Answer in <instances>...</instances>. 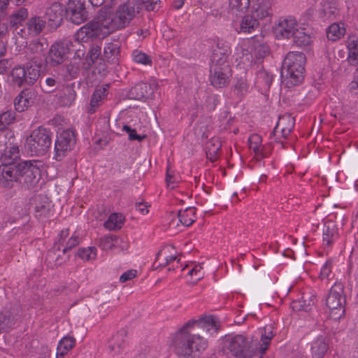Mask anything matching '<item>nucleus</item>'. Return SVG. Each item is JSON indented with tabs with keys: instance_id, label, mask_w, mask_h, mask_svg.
<instances>
[{
	"instance_id": "dca6fc26",
	"label": "nucleus",
	"mask_w": 358,
	"mask_h": 358,
	"mask_svg": "<svg viewBox=\"0 0 358 358\" xmlns=\"http://www.w3.org/2000/svg\"><path fill=\"white\" fill-rule=\"evenodd\" d=\"M65 8L58 2L54 1L49 7L46 8L45 17L49 27L53 29L59 27L64 18Z\"/></svg>"
},
{
	"instance_id": "6e6552de",
	"label": "nucleus",
	"mask_w": 358,
	"mask_h": 358,
	"mask_svg": "<svg viewBox=\"0 0 358 358\" xmlns=\"http://www.w3.org/2000/svg\"><path fill=\"white\" fill-rule=\"evenodd\" d=\"M108 21V18L101 19L99 17L97 20H92L87 22L78 30V37L83 41L97 38H105L113 32Z\"/></svg>"
},
{
	"instance_id": "bf43d9fd",
	"label": "nucleus",
	"mask_w": 358,
	"mask_h": 358,
	"mask_svg": "<svg viewBox=\"0 0 358 358\" xmlns=\"http://www.w3.org/2000/svg\"><path fill=\"white\" fill-rule=\"evenodd\" d=\"M220 102L217 95H209L206 101V108L208 110H214Z\"/></svg>"
},
{
	"instance_id": "e433bc0d",
	"label": "nucleus",
	"mask_w": 358,
	"mask_h": 358,
	"mask_svg": "<svg viewBox=\"0 0 358 358\" xmlns=\"http://www.w3.org/2000/svg\"><path fill=\"white\" fill-rule=\"evenodd\" d=\"M76 343V339L73 336H64L59 342L57 346V357L58 356L64 357L72 349Z\"/></svg>"
},
{
	"instance_id": "a18cd8bd",
	"label": "nucleus",
	"mask_w": 358,
	"mask_h": 358,
	"mask_svg": "<svg viewBox=\"0 0 358 358\" xmlns=\"http://www.w3.org/2000/svg\"><path fill=\"white\" fill-rule=\"evenodd\" d=\"M229 49H221L217 47L214 50L212 57V61L215 63L214 65L223 66L227 64Z\"/></svg>"
},
{
	"instance_id": "338daca9",
	"label": "nucleus",
	"mask_w": 358,
	"mask_h": 358,
	"mask_svg": "<svg viewBox=\"0 0 358 358\" xmlns=\"http://www.w3.org/2000/svg\"><path fill=\"white\" fill-rule=\"evenodd\" d=\"M201 266L199 265L195 266L194 268H192L188 272V274L190 275H196V280H199L202 278V273H201Z\"/></svg>"
},
{
	"instance_id": "603ef678",
	"label": "nucleus",
	"mask_w": 358,
	"mask_h": 358,
	"mask_svg": "<svg viewBox=\"0 0 358 358\" xmlns=\"http://www.w3.org/2000/svg\"><path fill=\"white\" fill-rule=\"evenodd\" d=\"M132 57L134 61L138 64L143 65H150L152 64L151 57L138 50H134Z\"/></svg>"
},
{
	"instance_id": "3c124183",
	"label": "nucleus",
	"mask_w": 358,
	"mask_h": 358,
	"mask_svg": "<svg viewBox=\"0 0 358 358\" xmlns=\"http://www.w3.org/2000/svg\"><path fill=\"white\" fill-rule=\"evenodd\" d=\"M101 48L100 45H92L87 55V60L89 66H92L101 56Z\"/></svg>"
},
{
	"instance_id": "5701e85b",
	"label": "nucleus",
	"mask_w": 358,
	"mask_h": 358,
	"mask_svg": "<svg viewBox=\"0 0 358 358\" xmlns=\"http://www.w3.org/2000/svg\"><path fill=\"white\" fill-rule=\"evenodd\" d=\"M152 90L151 86L146 83H140L133 87L129 93L131 99L136 100H141L147 99L152 95Z\"/></svg>"
},
{
	"instance_id": "f704fd0d",
	"label": "nucleus",
	"mask_w": 358,
	"mask_h": 358,
	"mask_svg": "<svg viewBox=\"0 0 358 358\" xmlns=\"http://www.w3.org/2000/svg\"><path fill=\"white\" fill-rule=\"evenodd\" d=\"M31 204L34 205L36 212L41 215L45 214L49 209L50 202L48 198L42 194L35 196L31 200Z\"/></svg>"
},
{
	"instance_id": "1a4fd4ad",
	"label": "nucleus",
	"mask_w": 358,
	"mask_h": 358,
	"mask_svg": "<svg viewBox=\"0 0 358 358\" xmlns=\"http://www.w3.org/2000/svg\"><path fill=\"white\" fill-rule=\"evenodd\" d=\"M40 72V66L37 65L17 66L12 69L10 76L12 83L18 87L32 85L39 78Z\"/></svg>"
},
{
	"instance_id": "f257e3e1",
	"label": "nucleus",
	"mask_w": 358,
	"mask_h": 358,
	"mask_svg": "<svg viewBox=\"0 0 358 358\" xmlns=\"http://www.w3.org/2000/svg\"><path fill=\"white\" fill-rule=\"evenodd\" d=\"M220 328V322L213 316L189 320L174 334L175 353L181 358H199L208 345L205 336L217 334Z\"/></svg>"
},
{
	"instance_id": "4be33fe9",
	"label": "nucleus",
	"mask_w": 358,
	"mask_h": 358,
	"mask_svg": "<svg viewBox=\"0 0 358 358\" xmlns=\"http://www.w3.org/2000/svg\"><path fill=\"white\" fill-rule=\"evenodd\" d=\"M120 44L117 41L107 43L103 49V55L106 61L113 64H117L120 57Z\"/></svg>"
},
{
	"instance_id": "9b49d317",
	"label": "nucleus",
	"mask_w": 358,
	"mask_h": 358,
	"mask_svg": "<svg viewBox=\"0 0 358 358\" xmlns=\"http://www.w3.org/2000/svg\"><path fill=\"white\" fill-rule=\"evenodd\" d=\"M76 143L74 132L71 130H65L57 137L55 143V159L62 160L66 153L70 151Z\"/></svg>"
},
{
	"instance_id": "69168bd1",
	"label": "nucleus",
	"mask_w": 358,
	"mask_h": 358,
	"mask_svg": "<svg viewBox=\"0 0 358 358\" xmlns=\"http://www.w3.org/2000/svg\"><path fill=\"white\" fill-rule=\"evenodd\" d=\"M10 0H0V19H3L7 15V8Z\"/></svg>"
},
{
	"instance_id": "6ab92c4d",
	"label": "nucleus",
	"mask_w": 358,
	"mask_h": 358,
	"mask_svg": "<svg viewBox=\"0 0 358 358\" xmlns=\"http://www.w3.org/2000/svg\"><path fill=\"white\" fill-rule=\"evenodd\" d=\"M75 83L62 85L56 94L58 103L62 106H70L76 98Z\"/></svg>"
},
{
	"instance_id": "2eb2a0df",
	"label": "nucleus",
	"mask_w": 358,
	"mask_h": 358,
	"mask_svg": "<svg viewBox=\"0 0 358 358\" xmlns=\"http://www.w3.org/2000/svg\"><path fill=\"white\" fill-rule=\"evenodd\" d=\"M231 76L229 64L214 65L210 70V80L214 87L222 88L229 84Z\"/></svg>"
},
{
	"instance_id": "de8ad7c7",
	"label": "nucleus",
	"mask_w": 358,
	"mask_h": 358,
	"mask_svg": "<svg viewBox=\"0 0 358 358\" xmlns=\"http://www.w3.org/2000/svg\"><path fill=\"white\" fill-rule=\"evenodd\" d=\"M273 329L271 325H267L264 328V333L262 334L261 338L262 343L259 347V351L262 354L266 352L271 338L274 336Z\"/></svg>"
},
{
	"instance_id": "79ce46f5",
	"label": "nucleus",
	"mask_w": 358,
	"mask_h": 358,
	"mask_svg": "<svg viewBox=\"0 0 358 358\" xmlns=\"http://www.w3.org/2000/svg\"><path fill=\"white\" fill-rule=\"evenodd\" d=\"M15 318L8 310L0 313V332L12 329L15 324Z\"/></svg>"
},
{
	"instance_id": "49530a36",
	"label": "nucleus",
	"mask_w": 358,
	"mask_h": 358,
	"mask_svg": "<svg viewBox=\"0 0 358 358\" xmlns=\"http://www.w3.org/2000/svg\"><path fill=\"white\" fill-rule=\"evenodd\" d=\"M69 256L59 252L56 245L48 252V258L54 262L55 266H60L69 259Z\"/></svg>"
},
{
	"instance_id": "72a5a7b5",
	"label": "nucleus",
	"mask_w": 358,
	"mask_h": 358,
	"mask_svg": "<svg viewBox=\"0 0 358 358\" xmlns=\"http://www.w3.org/2000/svg\"><path fill=\"white\" fill-rule=\"evenodd\" d=\"M259 27V20L252 14L245 15L241 23V31L251 33Z\"/></svg>"
},
{
	"instance_id": "f3484780",
	"label": "nucleus",
	"mask_w": 358,
	"mask_h": 358,
	"mask_svg": "<svg viewBox=\"0 0 358 358\" xmlns=\"http://www.w3.org/2000/svg\"><path fill=\"white\" fill-rule=\"evenodd\" d=\"M298 27L296 20L292 16H288L279 20L275 31L282 38H289L292 37Z\"/></svg>"
},
{
	"instance_id": "412c9836",
	"label": "nucleus",
	"mask_w": 358,
	"mask_h": 358,
	"mask_svg": "<svg viewBox=\"0 0 358 358\" xmlns=\"http://www.w3.org/2000/svg\"><path fill=\"white\" fill-rule=\"evenodd\" d=\"M48 44L44 41L36 40L31 42L25 49L26 55L29 60L35 59L42 55L48 48Z\"/></svg>"
},
{
	"instance_id": "052dcab7",
	"label": "nucleus",
	"mask_w": 358,
	"mask_h": 358,
	"mask_svg": "<svg viewBox=\"0 0 358 358\" xmlns=\"http://www.w3.org/2000/svg\"><path fill=\"white\" fill-rule=\"evenodd\" d=\"M80 67L78 64H69L66 65L67 75L71 78H75L79 73Z\"/></svg>"
},
{
	"instance_id": "a878e982",
	"label": "nucleus",
	"mask_w": 358,
	"mask_h": 358,
	"mask_svg": "<svg viewBox=\"0 0 358 358\" xmlns=\"http://www.w3.org/2000/svg\"><path fill=\"white\" fill-rule=\"evenodd\" d=\"M329 348L326 338L319 336L311 343V354L313 358H322Z\"/></svg>"
},
{
	"instance_id": "864d4df0",
	"label": "nucleus",
	"mask_w": 358,
	"mask_h": 358,
	"mask_svg": "<svg viewBox=\"0 0 358 358\" xmlns=\"http://www.w3.org/2000/svg\"><path fill=\"white\" fill-rule=\"evenodd\" d=\"M252 47L255 56L259 58L264 57L269 51L268 46L264 43L254 41Z\"/></svg>"
},
{
	"instance_id": "a211bd4d",
	"label": "nucleus",
	"mask_w": 358,
	"mask_h": 358,
	"mask_svg": "<svg viewBox=\"0 0 358 358\" xmlns=\"http://www.w3.org/2000/svg\"><path fill=\"white\" fill-rule=\"evenodd\" d=\"M14 182H18L17 164L0 165V185L10 188Z\"/></svg>"
},
{
	"instance_id": "393cba45",
	"label": "nucleus",
	"mask_w": 358,
	"mask_h": 358,
	"mask_svg": "<svg viewBox=\"0 0 358 358\" xmlns=\"http://www.w3.org/2000/svg\"><path fill=\"white\" fill-rule=\"evenodd\" d=\"M108 89V85L99 86L95 89L90 103V113L92 114L96 111V108L101 103L102 99L106 96Z\"/></svg>"
},
{
	"instance_id": "6e6d98bb",
	"label": "nucleus",
	"mask_w": 358,
	"mask_h": 358,
	"mask_svg": "<svg viewBox=\"0 0 358 358\" xmlns=\"http://www.w3.org/2000/svg\"><path fill=\"white\" fill-rule=\"evenodd\" d=\"M169 264L168 257L164 255L163 251H159L156 255L155 261L153 263V269L165 267Z\"/></svg>"
},
{
	"instance_id": "c85d7f7f",
	"label": "nucleus",
	"mask_w": 358,
	"mask_h": 358,
	"mask_svg": "<svg viewBox=\"0 0 358 358\" xmlns=\"http://www.w3.org/2000/svg\"><path fill=\"white\" fill-rule=\"evenodd\" d=\"M349 63L355 66H358V37L357 36H350L348 40Z\"/></svg>"
},
{
	"instance_id": "f03ea898",
	"label": "nucleus",
	"mask_w": 358,
	"mask_h": 358,
	"mask_svg": "<svg viewBox=\"0 0 358 358\" xmlns=\"http://www.w3.org/2000/svg\"><path fill=\"white\" fill-rule=\"evenodd\" d=\"M160 1L134 0L120 4L115 12L108 17L113 31L125 28L137 13L145 9L147 11L158 10Z\"/></svg>"
},
{
	"instance_id": "37998d69",
	"label": "nucleus",
	"mask_w": 358,
	"mask_h": 358,
	"mask_svg": "<svg viewBox=\"0 0 358 358\" xmlns=\"http://www.w3.org/2000/svg\"><path fill=\"white\" fill-rule=\"evenodd\" d=\"M124 217L120 213H112L104 223V227L110 230L120 229L123 224Z\"/></svg>"
},
{
	"instance_id": "13d9d810",
	"label": "nucleus",
	"mask_w": 358,
	"mask_h": 358,
	"mask_svg": "<svg viewBox=\"0 0 358 358\" xmlns=\"http://www.w3.org/2000/svg\"><path fill=\"white\" fill-rule=\"evenodd\" d=\"M122 129L129 134V138L131 141L136 140L138 141H141L146 137L145 135L137 134L135 129H131L130 127L127 125H124Z\"/></svg>"
},
{
	"instance_id": "bb28decb",
	"label": "nucleus",
	"mask_w": 358,
	"mask_h": 358,
	"mask_svg": "<svg viewBox=\"0 0 358 358\" xmlns=\"http://www.w3.org/2000/svg\"><path fill=\"white\" fill-rule=\"evenodd\" d=\"M292 38L293 43L299 47L309 45L312 42L310 33L306 28L302 27H298Z\"/></svg>"
},
{
	"instance_id": "0eeeda50",
	"label": "nucleus",
	"mask_w": 358,
	"mask_h": 358,
	"mask_svg": "<svg viewBox=\"0 0 358 358\" xmlns=\"http://www.w3.org/2000/svg\"><path fill=\"white\" fill-rule=\"evenodd\" d=\"M42 162L38 160H27L17 164L18 182L28 188L36 185L41 178Z\"/></svg>"
},
{
	"instance_id": "e2e57ef3",
	"label": "nucleus",
	"mask_w": 358,
	"mask_h": 358,
	"mask_svg": "<svg viewBox=\"0 0 358 358\" xmlns=\"http://www.w3.org/2000/svg\"><path fill=\"white\" fill-rule=\"evenodd\" d=\"M57 80L54 78H47L45 79V85L44 87V91L47 93L52 92L57 87Z\"/></svg>"
},
{
	"instance_id": "680f3d73",
	"label": "nucleus",
	"mask_w": 358,
	"mask_h": 358,
	"mask_svg": "<svg viewBox=\"0 0 358 358\" xmlns=\"http://www.w3.org/2000/svg\"><path fill=\"white\" fill-rule=\"evenodd\" d=\"M331 273V264L330 262H327L322 266L320 275V278L322 280L328 279Z\"/></svg>"
},
{
	"instance_id": "774afa93",
	"label": "nucleus",
	"mask_w": 358,
	"mask_h": 358,
	"mask_svg": "<svg viewBox=\"0 0 358 358\" xmlns=\"http://www.w3.org/2000/svg\"><path fill=\"white\" fill-rule=\"evenodd\" d=\"M259 78H263L265 81V83L268 86L271 84L273 80L272 75H269L265 71H261L259 73Z\"/></svg>"
},
{
	"instance_id": "8fccbe9b",
	"label": "nucleus",
	"mask_w": 358,
	"mask_h": 358,
	"mask_svg": "<svg viewBox=\"0 0 358 358\" xmlns=\"http://www.w3.org/2000/svg\"><path fill=\"white\" fill-rule=\"evenodd\" d=\"M76 255L85 261L93 260L96 257V249L94 247L87 248H79Z\"/></svg>"
},
{
	"instance_id": "58836bf2",
	"label": "nucleus",
	"mask_w": 358,
	"mask_h": 358,
	"mask_svg": "<svg viewBox=\"0 0 358 358\" xmlns=\"http://www.w3.org/2000/svg\"><path fill=\"white\" fill-rule=\"evenodd\" d=\"M345 29L343 24L334 23L331 24L327 31V36L329 40L336 41L345 35Z\"/></svg>"
},
{
	"instance_id": "423d86ee",
	"label": "nucleus",
	"mask_w": 358,
	"mask_h": 358,
	"mask_svg": "<svg viewBox=\"0 0 358 358\" xmlns=\"http://www.w3.org/2000/svg\"><path fill=\"white\" fill-rule=\"evenodd\" d=\"M346 296L344 287L341 283H335L330 289L326 298V306L329 310V315L334 320H340L345 312Z\"/></svg>"
},
{
	"instance_id": "c756f323",
	"label": "nucleus",
	"mask_w": 358,
	"mask_h": 358,
	"mask_svg": "<svg viewBox=\"0 0 358 358\" xmlns=\"http://www.w3.org/2000/svg\"><path fill=\"white\" fill-rule=\"evenodd\" d=\"M33 93L31 90H25L20 92V94L15 99L14 106L15 110L22 112L25 108L30 106L33 101L31 96Z\"/></svg>"
},
{
	"instance_id": "ea45409f",
	"label": "nucleus",
	"mask_w": 358,
	"mask_h": 358,
	"mask_svg": "<svg viewBox=\"0 0 358 358\" xmlns=\"http://www.w3.org/2000/svg\"><path fill=\"white\" fill-rule=\"evenodd\" d=\"M250 6V0H229V10L236 15L244 13Z\"/></svg>"
},
{
	"instance_id": "09e8293b",
	"label": "nucleus",
	"mask_w": 358,
	"mask_h": 358,
	"mask_svg": "<svg viewBox=\"0 0 358 358\" xmlns=\"http://www.w3.org/2000/svg\"><path fill=\"white\" fill-rule=\"evenodd\" d=\"M119 241V238L114 235H107L101 237L99 240V246L103 250H112Z\"/></svg>"
},
{
	"instance_id": "c03bdc74",
	"label": "nucleus",
	"mask_w": 358,
	"mask_h": 358,
	"mask_svg": "<svg viewBox=\"0 0 358 358\" xmlns=\"http://www.w3.org/2000/svg\"><path fill=\"white\" fill-rule=\"evenodd\" d=\"M249 147L250 150H252L255 155L259 158H264L265 157L262 152V138L258 134L252 135L249 139Z\"/></svg>"
},
{
	"instance_id": "20e7f679",
	"label": "nucleus",
	"mask_w": 358,
	"mask_h": 358,
	"mask_svg": "<svg viewBox=\"0 0 358 358\" xmlns=\"http://www.w3.org/2000/svg\"><path fill=\"white\" fill-rule=\"evenodd\" d=\"M306 61L303 52H288L282 63V75L289 79L292 85H297L303 79Z\"/></svg>"
},
{
	"instance_id": "cd10ccee",
	"label": "nucleus",
	"mask_w": 358,
	"mask_h": 358,
	"mask_svg": "<svg viewBox=\"0 0 358 358\" xmlns=\"http://www.w3.org/2000/svg\"><path fill=\"white\" fill-rule=\"evenodd\" d=\"M321 6L320 14L322 17L331 20L336 17L338 14V8L335 0H322Z\"/></svg>"
},
{
	"instance_id": "4468645a",
	"label": "nucleus",
	"mask_w": 358,
	"mask_h": 358,
	"mask_svg": "<svg viewBox=\"0 0 358 358\" xmlns=\"http://www.w3.org/2000/svg\"><path fill=\"white\" fill-rule=\"evenodd\" d=\"M80 240L79 234L76 231H71L69 229H66L61 231L55 245L57 250L65 255L69 250L77 246Z\"/></svg>"
},
{
	"instance_id": "f8f14e48",
	"label": "nucleus",
	"mask_w": 358,
	"mask_h": 358,
	"mask_svg": "<svg viewBox=\"0 0 358 358\" xmlns=\"http://www.w3.org/2000/svg\"><path fill=\"white\" fill-rule=\"evenodd\" d=\"M66 17L75 24H80L88 17L83 0H69L65 8Z\"/></svg>"
},
{
	"instance_id": "aec40b11",
	"label": "nucleus",
	"mask_w": 358,
	"mask_h": 358,
	"mask_svg": "<svg viewBox=\"0 0 358 358\" xmlns=\"http://www.w3.org/2000/svg\"><path fill=\"white\" fill-rule=\"evenodd\" d=\"M273 0H258L253 15L259 20L270 22L273 16Z\"/></svg>"
},
{
	"instance_id": "ddd939ff",
	"label": "nucleus",
	"mask_w": 358,
	"mask_h": 358,
	"mask_svg": "<svg viewBox=\"0 0 358 358\" xmlns=\"http://www.w3.org/2000/svg\"><path fill=\"white\" fill-rule=\"evenodd\" d=\"M71 43L69 41L58 42L53 44L45 60L52 66L62 64L69 53Z\"/></svg>"
},
{
	"instance_id": "0e129e2a",
	"label": "nucleus",
	"mask_w": 358,
	"mask_h": 358,
	"mask_svg": "<svg viewBox=\"0 0 358 358\" xmlns=\"http://www.w3.org/2000/svg\"><path fill=\"white\" fill-rule=\"evenodd\" d=\"M136 270H129L120 275V282H125L128 280H130L136 276Z\"/></svg>"
},
{
	"instance_id": "9d476101",
	"label": "nucleus",
	"mask_w": 358,
	"mask_h": 358,
	"mask_svg": "<svg viewBox=\"0 0 358 358\" xmlns=\"http://www.w3.org/2000/svg\"><path fill=\"white\" fill-rule=\"evenodd\" d=\"M295 124L294 117L290 114H284L279 117L276 126L270 134V139L280 142L281 138H286L292 131Z\"/></svg>"
},
{
	"instance_id": "7ed1b4c3",
	"label": "nucleus",
	"mask_w": 358,
	"mask_h": 358,
	"mask_svg": "<svg viewBox=\"0 0 358 358\" xmlns=\"http://www.w3.org/2000/svg\"><path fill=\"white\" fill-rule=\"evenodd\" d=\"M258 350L257 342L244 334L226 335L222 341V351L237 358H251Z\"/></svg>"
},
{
	"instance_id": "473e14b6",
	"label": "nucleus",
	"mask_w": 358,
	"mask_h": 358,
	"mask_svg": "<svg viewBox=\"0 0 358 358\" xmlns=\"http://www.w3.org/2000/svg\"><path fill=\"white\" fill-rule=\"evenodd\" d=\"M45 21L39 16H34L28 20L26 27L29 34L38 35L44 29Z\"/></svg>"
},
{
	"instance_id": "4d7b16f0",
	"label": "nucleus",
	"mask_w": 358,
	"mask_h": 358,
	"mask_svg": "<svg viewBox=\"0 0 358 358\" xmlns=\"http://www.w3.org/2000/svg\"><path fill=\"white\" fill-rule=\"evenodd\" d=\"M234 92L241 97L246 94L248 92V84L245 79L241 78L237 80L234 85Z\"/></svg>"
},
{
	"instance_id": "39448f33",
	"label": "nucleus",
	"mask_w": 358,
	"mask_h": 358,
	"mask_svg": "<svg viewBox=\"0 0 358 358\" xmlns=\"http://www.w3.org/2000/svg\"><path fill=\"white\" fill-rule=\"evenodd\" d=\"M52 132L49 129L39 127L34 129L26 139L27 152L31 156H43L52 145Z\"/></svg>"
},
{
	"instance_id": "b1692460",
	"label": "nucleus",
	"mask_w": 358,
	"mask_h": 358,
	"mask_svg": "<svg viewBox=\"0 0 358 358\" xmlns=\"http://www.w3.org/2000/svg\"><path fill=\"white\" fill-rule=\"evenodd\" d=\"M126 336L127 331L121 329L109 341V349L114 355H119L124 348Z\"/></svg>"
},
{
	"instance_id": "c9c22d12",
	"label": "nucleus",
	"mask_w": 358,
	"mask_h": 358,
	"mask_svg": "<svg viewBox=\"0 0 358 358\" xmlns=\"http://www.w3.org/2000/svg\"><path fill=\"white\" fill-rule=\"evenodd\" d=\"M337 229L333 222H328L324 225L323 229V242L324 244L329 246L337 238Z\"/></svg>"
},
{
	"instance_id": "7c9ffc66",
	"label": "nucleus",
	"mask_w": 358,
	"mask_h": 358,
	"mask_svg": "<svg viewBox=\"0 0 358 358\" xmlns=\"http://www.w3.org/2000/svg\"><path fill=\"white\" fill-rule=\"evenodd\" d=\"M222 143L218 138H213L209 140L206 145V153L207 158L211 162H215L218 159L219 151Z\"/></svg>"
},
{
	"instance_id": "2f4dec72",
	"label": "nucleus",
	"mask_w": 358,
	"mask_h": 358,
	"mask_svg": "<svg viewBox=\"0 0 358 358\" xmlns=\"http://www.w3.org/2000/svg\"><path fill=\"white\" fill-rule=\"evenodd\" d=\"M315 304V297L303 295L301 299L295 300L292 302L291 306L294 311L303 310L308 312Z\"/></svg>"
},
{
	"instance_id": "a19ab883",
	"label": "nucleus",
	"mask_w": 358,
	"mask_h": 358,
	"mask_svg": "<svg viewBox=\"0 0 358 358\" xmlns=\"http://www.w3.org/2000/svg\"><path fill=\"white\" fill-rule=\"evenodd\" d=\"M28 15V10L22 7L9 15L8 23L11 27L21 24L27 18Z\"/></svg>"
},
{
	"instance_id": "4c0bfd02",
	"label": "nucleus",
	"mask_w": 358,
	"mask_h": 358,
	"mask_svg": "<svg viewBox=\"0 0 358 358\" xmlns=\"http://www.w3.org/2000/svg\"><path fill=\"white\" fill-rule=\"evenodd\" d=\"M178 215L180 223L185 227H189L196 220L195 208L189 207L184 210H180Z\"/></svg>"
},
{
	"instance_id": "5fc2aeb1",
	"label": "nucleus",
	"mask_w": 358,
	"mask_h": 358,
	"mask_svg": "<svg viewBox=\"0 0 358 358\" xmlns=\"http://www.w3.org/2000/svg\"><path fill=\"white\" fill-rule=\"evenodd\" d=\"M15 119L14 113L7 110L0 115V131L5 129Z\"/></svg>"
}]
</instances>
